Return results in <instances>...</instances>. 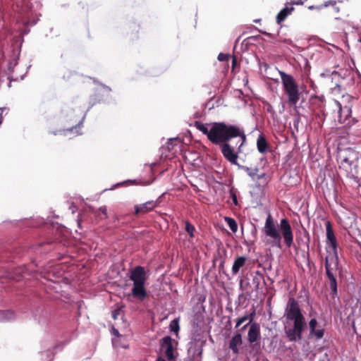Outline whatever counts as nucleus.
<instances>
[{
  "instance_id": "nucleus-1",
  "label": "nucleus",
  "mask_w": 361,
  "mask_h": 361,
  "mask_svg": "<svg viewBox=\"0 0 361 361\" xmlns=\"http://www.w3.org/2000/svg\"><path fill=\"white\" fill-rule=\"evenodd\" d=\"M195 126L212 144L219 145L222 154L229 162L239 166L238 154L242 152L241 147L246 140L242 127L225 122L203 123L200 121H195Z\"/></svg>"
},
{
  "instance_id": "nucleus-2",
  "label": "nucleus",
  "mask_w": 361,
  "mask_h": 361,
  "mask_svg": "<svg viewBox=\"0 0 361 361\" xmlns=\"http://www.w3.org/2000/svg\"><path fill=\"white\" fill-rule=\"evenodd\" d=\"M284 317L287 322H293V328H284L289 341L294 342L302 339V334L306 326V322L298 302L294 298H289L285 309Z\"/></svg>"
},
{
  "instance_id": "nucleus-3",
  "label": "nucleus",
  "mask_w": 361,
  "mask_h": 361,
  "mask_svg": "<svg viewBox=\"0 0 361 361\" xmlns=\"http://www.w3.org/2000/svg\"><path fill=\"white\" fill-rule=\"evenodd\" d=\"M279 226L281 235L271 215L269 214L263 228V231L266 236L270 238V239L267 240V243L280 247L282 235L284 243L288 247H290L293 243V233L288 220L282 219Z\"/></svg>"
},
{
  "instance_id": "nucleus-4",
  "label": "nucleus",
  "mask_w": 361,
  "mask_h": 361,
  "mask_svg": "<svg viewBox=\"0 0 361 361\" xmlns=\"http://www.w3.org/2000/svg\"><path fill=\"white\" fill-rule=\"evenodd\" d=\"M360 157L361 154L352 148L344 149L338 155L339 169L348 178L359 180L361 178V166L359 165Z\"/></svg>"
},
{
  "instance_id": "nucleus-5",
  "label": "nucleus",
  "mask_w": 361,
  "mask_h": 361,
  "mask_svg": "<svg viewBox=\"0 0 361 361\" xmlns=\"http://www.w3.org/2000/svg\"><path fill=\"white\" fill-rule=\"evenodd\" d=\"M130 279L133 282L131 289V294L135 299L143 301L147 297V292L145 288L147 275L145 268L137 266L130 271Z\"/></svg>"
},
{
  "instance_id": "nucleus-6",
  "label": "nucleus",
  "mask_w": 361,
  "mask_h": 361,
  "mask_svg": "<svg viewBox=\"0 0 361 361\" xmlns=\"http://www.w3.org/2000/svg\"><path fill=\"white\" fill-rule=\"evenodd\" d=\"M283 90L288 97V102L290 105H296L300 99V90L298 83L293 75H289L283 71L279 72Z\"/></svg>"
},
{
  "instance_id": "nucleus-7",
  "label": "nucleus",
  "mask_w": 361,
  "mask_h": 361,
  "mask_svg": "<svg viewBox=\"0 0 361 361\" xmlns=\"http://www.w3.org/2000/svg\"><path fill=\"white\" fill-rule=\"evenodd\" d=\"M354 100V97L347 94H343L340 101H336L338 108V122L345 126H350L355 121L354 118H351V108Z\"/></svg>"
},
{
  "instance_id": "nucleus-8",
  "label": "nucleus",
  "mask_w": 361,
  "mask_h": 361,
  "mask_svg": "<svg viewBox=\"0 0 361 361\" xmlns=\"http://www.w3.org/2000/svg\"><path fill=\"white\" fill-rule=\"evenodd\" d=\"M338 263V257H335V256H326L325 258L326 275L331 289V295L333 298H335L338 294L336 278Z\"/></svg>"
},
{
  "instance_id": "nucleus-9",
  "label": "nucleus",
  "mask_w": 361,
  "mask_h": 361,
  "mask_svg": "<svg viewBox=\"0 0 361 361\" xmlns=\"http://www.w3.org/2000/svg\"><path fill=\"white\" fill-rule=\"evenodd\" d=\"M326 231V239L327 243L331 247L333 253L329 254L327 256H335V257H338L337 254V247L338 243L336 240V238L335 236L331 223L327 221L325 224Z\"/></svg>"
},
{
  "instance_id": "nucleus-10",
  "label": "nucleus",
  "mask_w": 361,
  "mask_h": 361,
  "mask_svg": "<svg viewBox=\"0 0 361 361\" xmlns=\"http://www.w3.org/2000/svg\"><path fill=\"white\" fill-rule=\"evenodd\" d=\"M173 339L171 336H166L160 341V349L164 352L165 356L168 360H173L175 356L173 355L174 348L172 344Z\"/></svg>"
},
{
  "instance_id": "nucleus-11",
  "label": "nucleus",
  "mask_w": 361,
  "mask_h": 361,
  "mask_svg": "<svg viewBox=\"0 0 361 361\" xmlns=\"http://www.w3.org/2000/svg\"><path fill=\"white\" fill-rule=\"evenodd\" d=\"M348 126L349 128L348 135L353 137L355 142L361 144V122L355 121Z\"/></svg>"
},
{
  "instance_id": "nucleus-12",
  "label": "nucleus",
  "mask_w": 361,
  "mask_h": 361,
  "mask_svg": "<svg viewBox=\"0 0 361 361\" xmlns=\"http://www.w3.org/2000/svg\"><path fill=\"white\" fill-rule=\"evenodd\" d=\"M260 326L258 323L254 322L250 325L247 333V341L252 344L260 338Z\"/></svg>"
},
{
  "instance_id": "nucleus-13",
  "label": "nucleus",
  "mask_w": 361,
  "mask_h": 361,
  "mask_svg": "<svg viewBox=\"0 0 361 361\" xmlns=\"http://www.w3.org/2000/svg\"><path fill=\"white\" fill-rule=\"evenodd\" d=\"M156 207L157 203L154 201H148L144 204L135 205L134 214L135 216H139L140 214H146L152 211Z\"/></svg>"
},
{
  "instance_id": "nucleus-14",
  "label": "nucleus",
  "mask_w": 361,
  "mask_h": 361,
  "mask_svg": "<svg viewBox=\"0 0 361 361\" xmlns=\"http://www.w3.org/2000/svg\"><path fill=\"white\" fill-rule=\"evenodd\" d=\"M242 335L240 333H237L231 338L229 341V348L233 354L237 355L239 353L238 346L242 345Z\"/></svg>"
},
{
  "instance_id": "nucleus-15",
  "label": "nucleus",
  "mask_w": 361,
  "mask_h": 361,
  "mask_svg": "<svg viewBox=\"0 0 361 361\" xmlns=\"http://www.w3.org/2000/svg\"><path fill=\"white\" fill-rule=\"evenodd\" d=\"M317 325V321L315 318H312L310 319L309 322L310 327V333L311 335H313L317 339H321L323 338L324 334V329H316V326Z\"/></svg>"
},
{
  "instance_id": "nucleus-16",
  "label": "nucleus",
  "mask_w": 361,
  "mask_h": 361,
  "mask_svg": "<svg viewBox=\"0 0 361 361\" xmlns=\"http://www.w3.org/2000/svg\"><path fill=\"white\" fill-rule=\"evenodd\" d=\"M294 7L291 6L290 5H288V4H286V7L283 8L281 11L277 14L276 16V23L278 24H281L283 21L285 20V19L292 13V12L294 11Z\"/></svg>"
},
{
  "instance_id": "nucleus-17",
  "label": "nucleus",
  "mask_w": 361,
  "mask_h": 361,
  "mask_svg": "<svg viewBox=\"0 0 361 361\" xmlns=\"http://www.w3.org/2000/svg\"><path fill=\"white\" fill-rule=\"evenodd\" d=\"M246 261H247V257H245L244 256L238 257L235 259L234 263L233 264L232 269H231L232 274L233 275L238 274L240 269L242 268L245 264Z\"/></svg>"
},
{
  "instance_id": "nucleus-18",
  "label": "nucleus",
  "mask_w": 361,
  "mask_h": 361,
  "mask_svg": "<svg viewBox=\"0 0 361 361\" xmlns=\"http://www.w3.org/2000/svg\"><path fill=\"white\" fill-rule=\"evenodd\" d=\"M257 147L258 151L264 154L267 151L268 143L263 135H259L257 140Z\"/></svg>"
},
{
  "instance_id": "nucleus-19",
  "label": "nucleus",
  "mask_w": 361,
  "mask_h": 361,
  "mask_svg": "<svg viewBox=\"0 0 361 361\" xmlns=\"http://www.w3.org/2000/svg\"><path fill=\"white\" fill-rule=\"evenodd\" d=\"M23 268H18L16 269L13 273H9L7 275V277L10 279L14 280V281H20L21 276H23Z\"/></svg>"
},
{
  "instance_id": "nucleus-20",
  "label": "nucleus",
  "mask_w": 361,
  "mask_h": 361,
  "mask_svg": "<svg viewBox=\"0 0 361 361\" xmlns=\"http://www.w3.org/2000/svg\"><path fill=\"white\" fill-rule=\"evenodd\" d=\"M263 279V275L259 271H257L252 278V284L255 286V290H259L261 281Z\"/></svg>"
},
{
  "instance_id": "nucleus-21",
  "label": "nucleus",
  "mask_w": 361,
  "mask_h": 361,
  "mask_svg": "<svg viewBox=\"0 0 361 361\" xmlns=\"http://www.w3.org/2000/svg\"><path fill=\"white\" fill-rule=\"evenodd\" d=\"M4 83H6L8 87H11V79L6 73L0 74V88L4 86Z\"/></svg>"
},
{
  "instance_id": "nucleus-22",
  "label": "nucleus",
  "mask_w": 361,
  "mask_h": 361,
  "mask_svg": "<svg viewBox=\"0 0 361 361\" xmlns=\"http://www.w3.org/2000/svg\"><path fill=\"white\" fill-rule=\"evenodd\" d=\"M225 221L227 223L228 227L233 232L235 233L238 230V224L235 219L231 217H225Z\"/></svg>"
},
{
  "instance_id": "nucleus-23",
  "label": "nucleus",
  "mask_w": 361,
  "mask_h": 361,
  "mask_svg": "<svg viewBox=\"0 0 361 361\" xmlns=\"http://www.w3.org/2000/svg\"><path fill=\"white\" fill-rule=\"evenodd\" d=\"M185 229L186 232L189 234L190 238H194V236H195L194 233L195 231V228L192 224H191L188 221H185Z\"/></svg>"
},
{
  "instance_id": "nucleus-24",
  "label": "nucleus",
  "mask_w": 361,
  "mask_h": 361,
  "mask_svg": "<svg viewBox=\"0 0 361 361\" xmlns=\"http://www.w3.org/2000/svg\"><path fill=\"white\" fill-rule=\"evenodd\" d=\"M170 329L171 331L177 333L179 331V319H175L172 320L170 323Z\"/></svg>"
},
{
  "instance_id": "nucleus-25",
  "label": "nucleus",
  "mask_w": 361,
  "mask_h": 361,
  "mask_svg": "<svg viewBox=\"0 0 361 361\" xmlns=\"http://www.w3.org/2000/svg\"><path fill=\"white\" fill-rule=\"evenodd\" d=\"M242 168L245 170V171L247 172L248 176H250L251 178H254L257 175V173L258 171L257 169H250L247 166H242Z\"/></svg>"
},
{
  "instance_id": "nucleus-26",
  "label": "nucleus",
  "mask_w": 361,
  "mask_h": 361,
  "mask_svg": "<svg viewBox=\"0 0 361 361\" xmlns=\"http://www.w3.org/2000/svg\"><path fill=\"white\" fill-rule=\"evenodd\" d=\"M166 71V68H154L152 69V76H159Z\"/></svg>"
},
{
  "instance_id": "nucleus-27",
  "label": "nucleus",
  "mask_w": 361,
  "mask_h": 361,
  "mask_svg": "<svg viewBox=\"0 0 361 361\" xmlns=\"http://www.w3.org/2000/svg\"><path fill=\"white\" fill-rule=\"evenodd\" d=\"M231 58V56L229 54L220 53L218 56V59L220 61H228L229 59Z\"/></svg>"
},
{
  "instance_id": "nucleus-28",
  "label": "nucleus",
  "mask_w": 361,
  "mask_h": 361,
  "mask_svg": "<svg viewBox=\"0 0 361 361\" xmlns=\"http://www.w3.org/2000/svg\"><path fill=\"white\" fill-rule=\"evenodd\" d=\"M331 90L334 94L341 93V84H336L334 87H331Z\"/></svg>"
},
{
  "instance_id": "nucleus-29",
  "label": "nucleus",
  "mask_w": 361,
  "mask_h": 361,
  "mask_svg": "<svg viewBox=\"0 0 361 361\" xmlns=\"http://www.w3.org/2000/svg\"><path fill=\"white\" fill-rule=\"evenodd\" d=\"M248 319V316L245 315L237 320L235 328H238L243 323Z\"/></svg>"
},
{
  "instance_id": "nucleus-30",
  "label": "nucleus",
  "mask_w": 361,
  "mask_h": 361,
  "mask_svg": "<svg viewBox=\"0 0 361 361\" xmlns=\"http://www.w3.org/2000/svg\"><path fill=\"white\" fill-rule=\"evenodd\" d=\"M288 5H290L291 6H293V5H302L303 4V1L302 0H294V1H291L290 3H288Z\"/></svg>"
},
{
  "instance_id": "nucleus-31",
  "label": "nucleus",
  "mask_w": 361,
  "mask_h": 361,
  "mask_svg": "<svg viewBox=\"0 0 361 361\" xmlns=\"http://www.w3.org/2000/svg\"><path fill=\"white\" fill-rule=\"evenodd\" d=\"M237 64V59L235 56H232V69L233 70Z\"/></svg>"
},
{
  "instance_id": "nucleus-32",
  "label": "nucleus",
  "mask_w": 361,
  "mask_h": 361,
  "mask_svg": "<svg viewBox=\"0 0 361 361\" xmlns=\"http://www.w3.org/2000/svg\"><path fill=\"white\" fill-rule=\"evenodd\" d=\"M255 314V310H253L252 312L250 315H247L248 316V319H249V322H250L249 323L252 322V321L253 320Z\"/></svg>"
},
{
  "instance_id": "nucleus-33",
  "label": "nucleus",
  "mask_w": 361,
  "mask_h": 361,
  "mask_svg": "<svg viewBox=\"0 0 361 361\" xmlns=\"http://www.w3.org/2000/svg\"><path fill=\"white\" fill-rule=\"evenodd\" d=\"M119 311H120L119 310H115V311H114V312H113V313H112V317H113L114 319H117V317H118V313H119Z\"/></svg>"
},
{
  "instance_id": "nucleus-34",
  "label": "nucleus",
  "mask_w": 361,
  "mask_h": 361,
  "mask_svg": "<svg viewBox=\"0 0 361 361\" xmlns=\"http://www.w3.org/2000/svg\"><path fill=\"white\" fill-rule=\"evenodd\" d=\"M232 200L233 202V203L236 205L238 204V200H237V197L235 195V194H232Z\"/></svg>"
},
{
  "instance_id": "nucleus-35",
  "label": "nucleus",
  "mask_w": 361,
  "mask_h": 361,
  "mask_svg": "<svg viewBox=\"0 0 361 361\" xmlns=\"http://www.w3.org/2000/svg\"><path fill=\"white\" fill-rule=\"evenodd\" d=\"M331 75H332V78L334 79V78H336V77H339L340 76V73L338 72L334 71H333Z\"/></svg>"
},
{
  "instance_id": "nucleus-36",
  "label": "nucleus",
  "mask_w": 361,
  "mask_h": 361,
  "mask_svg": "<svg viewBox=\"0 0 361 361\" xmlns=\"http://www.w3.org/2000/svg\"><path fill=\"white\" fill-rule=\"evenodd\" d=\"M99 210L102 212V214L104 215L105 218L106 217V207H101Z\"/></svg>"
},
{
  "instance_id": "nucleus-37",
  "label": "nucleus",
  "mask_w": 361,
  "mask_h": 361,
  "mask_svg": "<svg viewBox=\"0 0 361 361\" xmlns=\"http://www.w3.org/2000/svg\"><path fill=\"white\" fill-rule=\"evenodd\" d=\"M156 361H166L162 357H159Z\"/></svg>"
},
{
  "instance_id": "nucleus-38",
  "label": "nucleus",
  "mask_w": 361,
  "mask_h": 361,
  "mask_svg": "<svg viewBox=\"0 0 361 361\" xmlns=\"http://www.w3.org/2000/svg\"><path fill=\"white\" fill-rule=\"evenodd\" d=\"M248 324H245V326L241 329V330H242V331H243V330H244V329L247 326V325H248Z\"/></svg>"
},
{
  "instance_id": "nucleus-39",
  "label": "nucleus",
  "mask_w": 361,
  "mask_h": 361,
  "mask_svg": "<svg viewBox=\"0 0 361 361\" xmlns=\"http://www.w3.org/2000/svg\"><path fill=\"white\" fill-rule=\"evenodd\" d=\"M359 41L361 42V37L359 39Z\"/></svg>"
}]
</instances>
